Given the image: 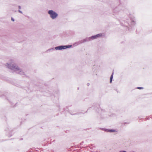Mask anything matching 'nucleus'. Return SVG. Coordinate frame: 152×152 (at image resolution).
I'll return each instance as SVG.
<instances>
[{"instance_id": "nucleus-4", "label": "nucleus", "mask_w": 152, "mask_h": 152, "mask_svg": "<svg viewBox=\"0 0 152 152\" xmlns=\"http://www.w3.org/2000/svg\"><path fill=\"white\" fill-rule=\"evenodd\" d=\"M102 36V34L100 33L95 35L92 36L91 37H89L90 41L91 40H93L95 39H97L101 37Z\"/></svg>"}, {"instance_id": "nucleus-2", "label": "nucleus", "mask_w": 152, "mask_h": 152, "mask_svg": "<svg viewBox=\"0 0 152 152\" xmlns=\"http://www.w3.org/2000/svg\"><path fill=\"white\" fill-rule=\"evenodd\" d=\"M72 46V45H60L55 47L54 48V49L56 50H62L71 48Z\"/></svg>"}, {"instance_id": "nucleus-5", "label": "nucleus", "mask_w": 152, "mask_h": 152, "mask_svg": "<svg viewBox=\"0 0 152 152\" xmlns=\"http://www.w3.org/2000/svg\"><path fill=\"white\" fill-rule=\"evenodd\" d=\"M129 17L131 21L132 24L133 25H134L136 23V20L135 19L134 17H132L131 15L130 14H129Z\"/></svg>"}, {"instance_id": "nucleus-14", "label": "nucleus", "mask_w": 152, "mask_h": 152, "mask_svg": "<svg viewBox=\"0 0 152 152\" xmlns=\"http://www.w3.org/2000/svg\"><path fill=\"white\" fill-rule=\"evenodd\" d=\"M18 11H19V12L20 13H21V14H22V13H22V11H21L20 10H18Z\"/></svg>"}, {"instance_id": "nucleus-3", "label": "nucleus", "mask_w": 152, "mask_h": 152, "mask_svg": "<svg viewBox=\"0 0 152 152\" xmlns=\"http://www.w3.org/2000/svg\"><path fill=\"white\" fill-rule=\"evenodd\" d=\"M16 65L14 61L10 59L6 64L7 66H16Z\"/></svg>"}, {"instance_id": "nucleus-11", "label": "nucleus", "mask_w": 152, "mask_h": 152, "mask_svg": "<svg viewBox=\"0 0 152 152\" xmlns=\"http://www.w3.org/2000/svg\"><path fill=\"white\" fill-rule=\"evenodd\" d=\"M78 45V44L77 42H75L73 44L74 45Z\"/></svg>"}, {"instance_id": "nucleus-12", "label": "nucleus", "mask_w": 152, "mask_h": 152, "mask_svg": "<svg viewBox=\"0 0 152 152\" xmlns=\"http://www.w3.org/2000/svg\"><path fill=\"white\" fill-rule=\"evenodd\" d=\"M137 88L139 89H143V88L142 87H138Z\"/></svg>"}, {"instance_id": "nucleus-10", "label": "nucleus", "mask_w": 152, "mask_h": 152, "mask_svg": "<svg viewBox=\"0 0 152 152\" xmlns=\"http://www.w3.org/2000/svg\"><path fill=\"white\" fill-rule=\"evenodd\" d=\"M54 50V48H52L49 49V50H50V51H52Z\"/></svg>"}, {"instance_id": "nucleus-15", "label": "nucleus", "mask_w": 152, "mask_h": 152, "mask_svg": "<svg viewBox=\"0 0 152 152\" xmlns=\"http://www.w3.org/2000/svg\"><path fill=\"white\" fill-rule=\"evenodd\" d=\"M11 20L13 21H14V20L13 19V18H12Z\"/></svg>"}, {"instance_id": "nucleus-16", "label": "nucleus", "mask_w": 152, "mask_h": 152, "mask_svg": "<svg viewBox=\"0 0 152 152\" xmlns=\"http://www.w3.org/2000/svg\"><path fill=\"white\" fill-rule=\"evenodd\" d=\"M18 8H19V9H21V7L20 6H18Z\"/></svg>"}, {"instance_id": "nucleus-9", "label": "nucleus", "mask_w": 152, "mask_h": 152, "mask_svg": "<svg viewBox=\"0 0 152 152\" xmlns=\"http://www.w3.org/2000/svg\"><path fill=\"white\" fill-rule=\"evenodd\" d=\"M113 72L112 73V75H111V77H110V83H111L112 82V79H113Z\"/></svg>"}, {"instance_id": "nucleus-13", "label": "nucleus", "mask_w": 152, "mask_h": 152, "mask_svg": "<svg viewBox=\"0 0 152 152\" xmlns=\"http://www.w3.org/2000/svg\"><path fill=\"white\" fill-rule=\"evenodd\" d=\"M47 53H49L50 52V50H49V49L47 50L46 51Z\"/></svg>"}, {"instance_id": "nucleus-7", "label": "nucleus", "mask_w": 152, "mask_h": 152, "mask_svg": "<svg viewBox=\"0 0 152 152\" xmlns=\"http://www.w3.org/2000/svg\"><path fill=\"white\" fill-rule=\"evenodd\" d=\"M89 41H90V40L89 37L83 39V40H81L80 42V43H83L86 42H88Z\"/></svg>"}, {"instance_id": "nucleus-8", "label": "nucleus", "mask_w": 152, "mask_h": 152, "mask_svg": "<svg viewBox=\"0 0 152 152\" xmlns=\"http://www.w3.org/2000/svg\"><path fill=\"white\" fill-rule=\"evenodd\" d=\"M107 132H116V131L114 129H108L107 130Z\"/></svg>"}, {"instance_id": "nucleus-1", "label": "nucleus", "mask_w": 152, "mask_h": 152, "mask_svg": "<svg viewBox=\"0 0 152 152\" xmlns=\"http://www.w3.org/2000/svg\"><path fill=\"white\" fill-rule=\"evenodd\" d=\"M48 12L50 18L52 20L55 19L58 16V13L53 10H49Z\"/></svg>"}, {"instance_id": "nucleus-6", "label": "nucleus", "mask_w": 152, "mask_h": 152, "mask_svg": "<svg viewBox=\"0 0 152 152\" xmlns=\"http://www.w3.org/2000/svg\"><path fill=\"white\" fill-rule=\"evenodd\" d=\"M121 25L128 27L129 25L128 21H123L121 23Z\"/></svg>"}]
</instances>
